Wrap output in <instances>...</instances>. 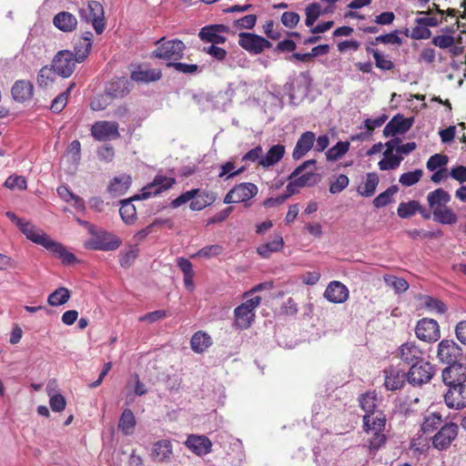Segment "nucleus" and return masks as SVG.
<instances>
[{"label": "nucleus", "instance_id": "nucleus-1", "mask_svg": "<svg viewBox=\"0 0 466 466\" xmlns=\"http://www.w3.org/2000/svg\"><path fill=\"white\" fill-rule=\"evenodd\" d=\"M121 244L122 240L114 233L96 227H90V238L85 242L84 247L90 250L113 251L117 249Z\"/></svg>", "mask_w": 466, "mask_h": 466}, {"label": "nucleus", "instance_id": "nucleus-2", "mask_svg": "<svg viewBox=\"0 0 466 466\" xmlns=\"http://www.w3.org/2000/svg\"><path fill=\"white\" fill-rule=\"evenodd\" d=\"M157 47L153 51L152 57L164 59L168 62H177L183 58L186 45L176 38L166 40L165 37L156 42Z\"/></svg>", "mask_w": 466, "mask_h": 466}, {"label": "nucleus", "instance_id": "nucleus-3", "mask_svg": "<svg viewBox=\"0 0 466 466\" xmlns=\"http://www.w3.org/2000/svg\"><path fill=\"white\" fill-rule=\"evenodd\" d=\"M261 298L259 296H254L235 309V326L238 329H246L251 326L255 318V309L259 306Z\"/></svg>", "mask_w": 466, "mask_h": 466}, {"label": "nucleus", "instance_id": "nucleus-4", "mask_svg": "<svg viewBox=\"0 0 466 466\" xmlns=\"http://www.w3.org/2000/svg\"><path fill=\"white\" fill-rule=\"evenodd\" d=\"M258 187L250 182H244L235 185L225 196L224 203H245V207H249L248 201L258 194Z\"/></svg>", "mask_w": 466, "mask_h": 466}, {"label": "nucleus", "instance_id": "nucleus-5", "mask_svg": "<svg viewBox=\"0 0 466 466\" xmlns=\"http://www.w3.org/2000/svg\"><path fill=\"white\" fill-rule=\"evenodd\" d=\"M435 373L434 366L425 360L410 366L407 372V381L413 386L430 382Z\"/></svg>", "mask_w": 466, "mask_h": 466}, {"label": "nucleus", "instance_id": "nucleus-6", "mask_svg": "<svg viewBox=\"0 0 466 466\" xmlns=\"http://www.w3.org/2000/svg\"><path fill=\"white\" fill-rule=\"evenodd\" d=\"M238 45L251 55H259L269 49L272 44L266 38L252 33H239Z\"/></svg>", "mask_w": 466, "mask_h": 466}, {"label": "nucleus", "instance_id": "nucleus-7", "mask_svg": "<svg viewBox=\"0 0 466 466\" xmlns=\"http://www.w3.org/2000/svg\"><path fill=\"white\" fill-rule=\"evenodd\" d=\"M76 63L78 62L74 56L73 52L60 50L53 59L52 67L58 76L67 78L74 73Z\"/></svg>", "mask_w": 466, "mask_h": 466}, {"label": "nucleus", "instance_id": "nucleus-8", "mask_svg": "<svg viewBox=\"0 0 466 466\" xmlns=\"http://www.w3.org/2000/svg\"><path fill=\"white\" fill-rule=\"evenodd\" d=\"M437 358L442 363H456L463 358L462 350L454 340L442 339L438 344Z\"/></svg>", "mask_w": 466, "mask_h": 466}, {"label": "nucleus", "instance_id": "nucleus-9", "mask_svg": "<svg viewBox=\"0 0 466 466\" xmlns=\"http://www.w3.org/2000/svg\"><path fill=\"white\" fill-rule=\"evenodd\" d=\"M397 356L403 363L412 366L425 360V351L415 340H410L398 348Z\"/></svg>", "mask_w": 466, "mask_h": 466}, {"label": "nucleus", "instance_id": "nucleus-10", "mask_svg": "<svg viewBox=\"0 0 466 466\" xmlns=\"http://www.w3.org/2000/svg\"><path fill=\"white\" fill-rule=\"evenodd\" d=\"M459 427L454 422H448L441 426L437 433L431 437L432 446L439 450H447L457 438Z\"/></svg>", "mask_w": 466, "mask_h": 466}, {"label": "nucleus", "instance_id": "nucleus-11", "mask_svg": "<svg viewBox=\"0 0 466 466\" xmlns=\"http://www.w3.org/2000/svg\"><path fill=\"white\" fill-rule=\"evenodd\" d=\"M415 334L421 341L435 342L441 337L440 326L436 320L423 318L417 322Z\"/></svg>", "mask_w": 466, "mask_h": 466}, {"label": "nucleus", "instance_id": "nucleus-12", "mask_svg": "<svg viewBox=\"0 0 466 466\" xmlns=\"http://www.w3.org/2000/svg\"><path fill=\"white\" fill-rule=\"evenodd\" d=\"M118 124L115 121H96L91 127V135L97 141L115 139L120 137Z\"/></svg>", "mask_w": 466, "mask_h": 466}, {"label": "nucleus", "instance_id": "nucleus-13", "mask_svg": "<svg viewBox=\"0 0 466 466\" xmlns=\"http://www.w3.org/2000/svg\"><path fill=\"white\" fill-rule=\"evenodd\" d=\"M315 164V159H309L303 162L301 165H299L293 170V172L289 175V179L294 178L299 187H310L316 185L319 180L318 174L311 171L300 175L307 167H309V166H314Z\"/></svg>", "mask_w": 466, "mask_h": 466}, {"label": "nucleus", "instance_id": "nucleus-14", "mask_svg": "<svg viewBox=\"0 0 466 466\" xmlns=\"http://www.w3.org/2000/svg\"><path fill=\"white\" fill-rule=\"evenodd\" d=\"M443 382L450 386L464 385L466 381V365L461 364L460 361L449 364L442 370Z\"/></svg>", "mask_w": 466, "mask_h": 466}, {"label": "nucleus", "instance_id": "nucleus-15", "mask_svg": "<svg viewBox=\"0 0 466 466\" xmlns=\"http://www.w3.org/2000/svg\"><path fill=\"white\" fill-rule=\"evenodd\" d=\"M175 184L176 179L174 177L157 175L153 181L142 189V198H148L151 196H157L171 188Z\"/></svg>", "mask_w": 466, "mask_h": 466}, {"label": "nucleus", "instance_id": "nucleus-16", "mask_svg": "<svg viewBox=\"0 0 466 466\" xmlns=\"http://www.w3.org/2000/svg\"><path fill=\"white\" fill-rule=\"evenodd\" d=\"M413 118L404 117L403 115L394 116L383 129L386 137H395L406 133L412 126Z\"/></svg>", "mask_w": 466, "mask_h": 466}, {"label": "nucleus", "instance_id": "nucleus-17", "mask_svg": "<svg viewBox=\"0 0 466 466\" xmlns=\"http://www.w3.org/2000/svg\"><path fill=\"white\" fill-rule=\"evenodd\" d=\"M93 44V34L89 31L73 38L74 56L82 63L89 55Z\"/></svg>", "mask_w": 466, "mask_h": 466}, {"label": "nucleus", "instance_id": "nucleus-18", "mask_svg": "<svg viewBox=\"0 0 466 466\" xmlns=\"http://www.w3.org/2000/svg\"><path fill=\"white\" fill-rule=\"evenodd\" d=\"M446 405L451 409L461 410L466 407V384L450 386L444 395Z\"/></svg>", "mask_w": 466, "mask_h": 466}, {"label": "nucleus", "instance_id": "nucleus-19", "mask_svg": "<svg viewBox=\"0 0 466 466\" xmlns=\"http://www.w3.org/2000/svg\"><path fill=\"white\" fill-rule=\"evenodd\" d=\"M186 447L198 456H204L211 452L212 442L205 435L190 434L185 441Z\"/></svg>", "mask_w": 466, "mask_h": 466}, {"label": "nucleus", "instance_id": "nucleus-20", "mask_svg": "<svg viewBox=\"0 0 466 466\" xmlns=\"http://www.w3.org/2000/svg\"><path fill=\"white\" fill-rule=\"evenodd\" d=\"M350 296L348 288L340 281L333 280L327 286L324 298L335 304L345 302Z\"/></svg>", "mask_w": 466, "mask_h": 466}, {"label": "nucleus", "instance_id": "nucleus-21", "mask_svg": "<svg viewBox=\"0 0 466 466\" xmlns=\"http://www.w3.org/2000/svg\"><path fill=\"white\" fill-rule=\"evenodd\" d=\"M25 237L37 245L46 248L51 238L29 221H24L18 228Z\"/></svg>", "mask_w": 466, "mask_h": 466}, {"label": "nucleus", "instance_id": "nucleus-22", "mask_svg": "<svg viewBox=\"0 0 466 466\" xmlns=\"http://www.w3.org/2000/svg\"><path fill=\"white\" fill-rule=\"evenodd\" d=\"M384 386L388 390H400L407 380V373L392 367L384 370Z\"/></svg>", "mask_w": 466, "mask_h": 466}, {"label": "nucleus", "instance_id": "nucleus-23", "mask_svg": "<svg viewBox=\"0 0 466 466\" xmlns=\"http://www.w3.org/2000/svg\"><path fill=\"white\" fill-rule=\"evenodd\" d=\"M316 136L312 131L301 134L292 152V157L296 160L303 157L314 146Z\"/></svg>", "mask_w": 466, "mask_h": 466}, {"label": "nucleus", "instance_id": "nucleus-24", "mask_svg": "<svg viewBox=\"0 0 466 466\" xmlns=\"http://www.w3.org/2000/svg\"><path fill=\"white\" fill-rule=\"evenodd\" d=\"M386 415L383 411H377L375 414H365L363 416V431L370 434V431H385L386 428Z\"/></svg>", "mask_w": 466, "mask_h": 466}, {"label": "nucleus", "instance_id": "nucleus-25", "mask_svg": "<svg viewBox=\"0 0 466 466\" xmlns=\"http://www.w3.org/2000/svg\"><path fill=\"white\" fill-rule=\"evenodd\" d=\"M138 199H144L141 195H136L130 198L124 199L120 201V208H119V215L121 217V219L123 222L127 225H132L136 222L137 216V209L134 204L132 203L133 200H138Z\"/></svg>", "mask_w": 466, "mask_h": 466}, {"label": "nucleus", "instance_id": "nucleus-26", "mask_svg": "<svg viewBox=\"0 0 466 466\" xmlns=\"http://www.w3.org/2000/svg\"><path fill=\"white\" fill-rule=\"evenodd\" d=\"M11 93L15 101L23 103L32 98L34 86L28 80H17L12 86Z\"/></svg>", "mask_w": 466, "mask_h": 466}, {"label": "nucleus", "instance_id": "nucleus-27", "mask_svg": "<svg viewBox=\"0 0 466 466\" xmlns=\"http://www.w3.org/2000/svg\"><path fill=\"white\" fill-rule=\"evenodd\" d=\"M54 25L62 32L70 33L76 29L77 19L69 12H59L53 18Z\"/></svg>", "mask_w": 466, "mask_h": 466}, {"label": "nucleus", "instance_id": "nucleus-28", "mask_svg": "<svg viewBox=\"0 0 466 466\" xmlns=\"http://www.w3.org/2000/svg\"><path fill=\"white\" fill-rule=\"evenodd\" d=\"M88 8L90 11V19L92 21L93 27L96 33L100 35L105 30L103 5L97 1H91L88 3Z\"/></svg>", "mask_w": 466, "mask_h": 466}, {"label": "nucleus", "instance_id": "nucleus-29", "mask_svg": "<svg viewBox=\"0 0 466 466\" xmlns=\"http://www.w3.org/2000/svg\"><path fill=\"white\" fill-rule=\"evenodd\" d=\"M46 248L61 259L64 265H71L76 261V257L72 252L68 251L63 244L53 239L50 240Z\"/></svg>", "mask_w": 466, "mask_h": 466}, {"label": "nucleus", "instance_id": "nucleus-30", "mask_svg": "<svg viewBox=\"0 0 466 466\" xmlns=\"http://www.w3.org/2000/svg\"><path fill=\"white\" fill-rule=\"evenodd\" d=\"M104 93L111 101L115 98L125 96L128 93L127 80L120 77L110 81L106 85Z\"/></svg>", "mask_w": 466, "mask_h": 466}, {"label": "nucleus", "instance_id": "nucleus-31", "mask_svg": "<svg viewBox=\"0 0 466 466\" xmlns=\"http://www.w3.org/2000/svg\"><path fill=\"white\" fill-rule=\"evenodd\" d=\"M427 201L433 213L434 210L445 208L451 201V196L447 191L440 187L428 194Z\"/></svg>", "mask_w": 466, "mask_h": 466}, {"label": "nucleus", "instance_id": "nucleus-32", "mask_svg": "<svg viewBox=\"0 0 466 466\" xmlns=\"http://www.w3.org/2000/svg\"><path fill=\"white\" fill-rule=\"evenodd\" d=\"M173 453L172 444L168 440H161L154 443L152 449V459L157 462L167 461Z\"/></svg>", "mask_w": 466, "mask_h": 466}, {"label": "nucleus", "instance_id": "nucleus-33", "mask_svg": "<svg viewBox=\"0 0 466 466\" xmlns=\"http://www.w3.org/2000/svg\"><path fill=\"white\" fill-rule=\"evenodd\" d=\"M132 179L128 175H122L119 177H115L109 183L107 191L114 196H122L125 195L130 185Z\"/></svg>", "mask_w": 466, "mask_h": 466}, {"label": "nucleus", "instance_id": "nucleus-34", "mask_svg": "<svg viewBox=\"0 0 466 466\" xmlns=\"http://www.w3.org/2000/svg\"><path fill=\"white\" fill-rule=\"evenodd\" d=\"M285 154V147L281 144L272 146L266 156L259 160V166L269 167L281 160Z\"/></svg>", "mask_w": 466, "mask_h": 466}, {"label": "nucleus", "instance_id": "nucleus-35", "mask_svg": "<svg viewBox=\"0 0 466 466\" xmlns=\"http://www.w3.org/2000/svg\"><path fill=\"white\" fill-rule=\"evenodd\" d=\"M284 247V240L281 235H275L272 240L266 242L257 248L258 254L268 258L274 252L281 250Z\"/></svg>", "mask_w": 466, "mask_h": 466}, {"label": "nucleus", "instance_id": "nucleus-36", "mask_svg": "<svg viewBox=\"0 0 466 466\" xmlns=\"http://www.w3.org/2000/svg\"><path fill=\"white\" fill-rule=\"evenodd\" d=\"M442 416L439 412H431L426 415L420 425L422 434L430 435L435 431L442 423Z\"/></svg>", "mask_w": 466, "mask_h": 466}, {"label": "nucleus", "instance_id": "nucleus-37", "mask_svg": "<svg viewBox=\"0 0 466 466\" xmlns=\"http://www.w3.org/2000/svg\"><path fill=\"white\" fill-rule=\"evenodd\" d=\"M379 177L376 173H368L364 183L358 187V193L360 196L370 198L372 197L376 191L379 184Z\"/></svg>", "mask_w": 466, "mask_h": 466}, {"label": "nucleus", "instance_id": "nucleus-38", "mask_svg": "<svg viewBox=\"0 0 466 466\" xmlns=\"http://www.w3.org/2000/svg\"><path fill=\"white\" fill-rule=\"evenodd\" d=\"M366 51L368 54L372 55L377 68L382 71H390L395 67L394 63L378 49H374L370 46H367Z\"/></svg>", "mask_w": 466, "mask_h": 466}, {"label": "nucleus", "instance_id": "nucleus-39", "mask_svg": "<svg viewBox=\"0 0 466 466\" xmlns=\"http://www.w3.org/2000/svg\"><path fill=\"white\" fill-rule=\"evenodd\" d=\"M161 71L159 69H141L131 73V79L136 82L148 83L154 82L161 78Z\"/></svg>", "mask_w": 466, "mask_h": 466}, {"label": "nucleus", "instance_id": "nucleus-40", "mask_svg": "<svg viewBox=\"0 0 466 466\" xmlns=\"http://www.w3.org/2000/svg\"><path fill=\"white\" fill-rule=\"evenodd\" d=\"M135 426L136 419L133 411L130 409H125L119 418L118 429L125 435H130L133 433Z\"/></svg>", "mask_w": 466, "mask_h": 466}, {"label": "nucleus", "instance_id": "nucleus-41", "mask_svg": "<svg viewBox=\"0 0 466 466\" xmlns=\"http://www.w3.org/2000/svg\"><path fill=\"white\" fill-rule=\"evenodd\" d=\"M360 408L365 411V414H375L377 413L378 407V397L375 392H366L362 394L360 399Z\"/></svg>", "mask_w": 466, "mask_h": 466}, {"label": "nucleus", "instance_id": "nucleus-42", "mask_svg": "<svg viewBox=\"0 0 466 466\" xmlns=\"http://www.w3.org/2000/svg\"><path fill=\"white\" fill-rule=\"evenodd\" d=\"M190 345L193 351L200 353L211 345V339L207 333L198 331L192 336Z\"/></svg>", "mask_w": 466, "mask_h": 466}, {"label": "nucleus", "instance_id": "nucleus-43", "mask_svg": "<svg viewBox=\"0 0 466 466\" xmlns=\"http://www.w3.org/2000/svg\"><path fill=\"white\" fill-rule=\"evenodd\" d=\"M432 214L434 220L442 225H453L458 221L456 213L448 207L434 210Z\"/></svg>", "mask_w": 466, "mask_h": 466}, {"label": "nucleus", "instance_id": "nucleus-44", "mask_svg": "<svg viewBox=\"0 0 466 466\" xmlns=\"http://www.w3.org/2000/svg\"><path fill=\"white\" fill-rule=\"evenodd\" d=\"M198 36L202 41L212 43V45L224 44L226 42V37L216 32L210 25L201 28Z\"/></svg>", "mask_w": 466, "mask_h": 466}, {"label": "nucleus", "instance_id": "nucleus-45", "mask_svg": "<svg viewBox=\"0 0 466 466\" xmlns=\"http://www.w3.org/2000/svg\"><path fill=\"white\" fill-rule=\"evenodd\" d=\"M422 305L429 311H435L439 314H443L447 310L445 303L439 299L425 295L420 298Z\"/></svg>", "mask_w": 466, "mask_h": 466}, {"label": "nucleus", "instance_id": "nucleus-46", "mask_svg": "<svg viewBox=\"0 0 466 466\" xmlns=\"http://www.w3.org/2000/svg\"><path fill=\"white\" fill-rule=\"evenodd\" d=\"M70 299V292L66 288H58L47 299L50 306L56 307L66 303Z\"/></svg>", "mask_w": 466, "mask_h": 466}, {"label": "nucleus", "instance_id": "nucleus-47", "mask_svg": "<svg viewBox=\"0 0 466 466\" xmlns=\"http://www.w3.org/2000/svg\"><path fill=\"white\" fill-rule=\"evenodd\" d=\"M420 204L417 200L400 203L397 208V214L401 218H408L413 216L420 209Z\"/></svg>", "mask_w": 466, "mask_h": 466}, {"label": "nucleus", "instance_id": "nucleus-48", "mask_svg": "<svg viewBox=\"0 0 466 466\" xmlns=\"http://www.w3.org/2000/svg\"><path fill=\"white\" fill-rule=\"evenodd\" d=\"M350 149V142L339 141L335 146L330 147L327 153V159L329 161H336L344 156Z\"/></svg>", "mask_w": 466, "mask_h": 466}, {"label": "nucleus", "instance_id": "nucleus-49", "mask_svg": "<svg viewBox=\"0 0 466 466\" xmlns=\"http://www.w3.org/2000/svg\"><path fill=\"white\" fill-rule=\"evenodd\" d=\"M384 431H374L370 432V437L368 440L367 447L370 451H377L386 443L387 437Z\"/></svg>", "mask_w": 466, "mask_h": 466}, {"label": "nucleus", "instance_id": "nucleus-50", "mask_svg": "<svg viewBox=\"0 0 466 466\" xmlns=\"http://www.w3.org/2000/svg\"><path fill=\"white\" fill-rule=\"evenodd\" d=\"M305 25L308 27L313 26L314 23L317 21V19L323 15L321 11V5L320 3H311L309 4L306 9H305Z\"/></svg>", "mask_w": 466, "mask_h": 466}, {"label": "nucleus", "instance_id": "nucleus-51", "mask_svg": "<svg viewBox=\"0 0 466 466\" xmlns=\"http://www.w3.org/2000/svg\"><path fill=\"white\" fill-rule=\"evenodd\" d=\"M397 186H390L388 187L384 192L380 193L373 199L374 207L380 208L390 204L392 200V197L397 193Z\"/></svg>", "mask_w": 466, "mask_h": 466}, {"label": "nucleus", "instance_id": "nucleus-52", "mask_svg": "<svg viewBox=\"0 0 466 466\" xmlns=\"http://www.w3.org/2000/svg\"><path fill=\"white\" fill-rule=\"evenodd\" d=\"M55 74H56L53 67L47 66H43L37 75V84L40 87H48L55 80Z\"/></svg>", "mask_w": 466, "mask_h": 466}, {"label": "nucleus", "instance_id": "nucleus-53", "mask_svg": "<svg viewBox=\"0 0 466 466\" xmlns=\"http://www.w3.org/2000/svg\"><path fill=\"white\" fill-rule=\"evenodd\" d=\"M57 194L65 201H74V207L76 208H84V200L80 197L75 195L68 187L61 186L57 187Z\"/></svg>", "mask_w": 466, "mask_h": 466}, {"label": "nucleus", "instance_id": "nucleus-54", "mask_svg": "<svg viewBox=\"0 0 466 466\" xmlns=\"http://www.w3.org/2000/svg\"><path fill=\"white\" fill-rule=\"evenodd\" d=\"M449 162L448 156L444 154H434L427 161L426 167L430 171L444 168Z\"/></svg>", "mask_w": 466, "mask_h": 466}, {"label": "nucleus", "instance_id": "nucleus-55", "mask_svg": "<svg viewBox=\"0 0 466 466\" xmlns=\"http://www.w3.org/2000/svg\"><path fill=\"white\" fill-rule=\"evenodd\" d=\"M75 84L72 83L68 88L59 94L53 101H52V104H51V106H50V109L54 112V113H60L64 108L65 106H66L67 104V96H68V94L69 92L71 91V89L74 87Z\"/></svg>", "mask_w": 466, "mask_h": 466}, {"label": "nucleus", "instance_id": "nucleus-56", "mask_svg": "<svg viewBox=\"0 0 466 466\" xmlns=\"http://www.w3.org/2000/svg\"><path fill=\"white\" fill-rule=\"evenodd\" d=\"M213 202V198L209 197L208 193L203 195H197L190 200L189 208L191 210L199 211L209 206Z\"/></svg>", "mask_w": 466, "mask_h": 466}, {"label": "nucleus", "instance_id": "nucleus-57", "mask_svg": "<svg viewBox=\"0 0 466 466\" xmlns=\"http://www.w3.org/2000/svg\"><path fill=\"white\" fill-rule=\"evenodd\" d=\"M398 32V30H395L390 34L379 35L375 38L374 41H371L370 44L371 46H375L379 43L384 45L392 44L400 46L402 45V39L397 35Z\"/></svg>", "mask_w": 466, "mask_h": 466}, {"label": "nucleus", "instance_id": "nucleus-58", "mask_svg": "<svg viewBox=\"0 0 466 466\" xmlns=\"http://www.w3.org/2000/svg\"><path fill=\"white\" fill-rule=\"evenodd\" d=\"M422 177L421 169H415L414 171H410L403 173L400 177V183L404 187H411L418 183Z\"/></svg>", "mask_w": 466, "mask_h": 466}, {"label": "nucleus", "instance_id": "nucleus-59", "mask_svg": "<svg viewBox=\"0 0 466 466\" xmlns=\"http://www.w3.org/2000/svg\"><path fill=\"white\" fill-rule=\"evenodd\" d=\"M401 161L402 157L400 156L388 155L384 156L378 165L380 170H390L397 168Z\"/></svg>", "mask_w": 466, "mask_h": 466}, {"label": "nucleus", "instance_id": "nucleus-60", "mask_svg": "<svg viewBox=\"0 0 466 466\" xmlns=\"http://www.w3.org/2000/svg\"><path fill=\"white\" fill-rule=\"evenodd\" d=\"M168 67H173L177 72L186 75H194L198 71V66L195 64H186L181 62H168Z\"/></svg>", "mask_w": 466, "mask_h": 466}, {"label": "nucleus", "instance_id": "nucleus-61", "mask_svg": "<svg viewBox=\"0 0 466 466\" xmlns=\"http://www.w3.org/2000/svg\"><path fill=\"white\" fill-rule=\"evenodd\" d=\"M384 279L386 283L392 287L397 292H404L409 289V283L402 278L386 276Z\"/></svg>", "mask_w": 466, "mask_h": 466}, {"label": "nucleus", "instance_id": "nucleus-62", "mask_svg": "<svg viewBox=\"0 0 466 466\" xmlns=\"http://www.w3.org/2000/svg\"><path fill=\"white\" fill-rule=\"evenodd\" d=\"M199 192H200V189H198V188H194V189L188 190V191L181 194L180 196H178L177 198L173 199L170 203V206L173 208H177L180 207L181 205L193 199L195 197H197V195Z\"/></svg>", "mask_w": 466, "mask_h": 466}, {"label": "nucleus", "instance_id": "nucleus-63", "mask_svg": "<svg viewBox=\"0 0 466 466\" xmlns=\"http://www.w3.org/2000/svg\"><path fill=\"white\" fill-rule=\"evenodd\" d=\"M431 35V31L425 25L415 23V26L410 32V38L414 40L429 39Z\"/></svg>", "mask_w": 466, "mask_h": 466}, {"label": "nucleus", "instance_id": "nucleus-64", "mask_svg": "<svg viewBox=\"0 0 466 466\" xmlns=\"http://www.w3.org/2000/svg\"><path fill=\"white\" fill-rule=\"evenodd\" d=\"M349 183H350L349 177L346 175L341 174L339 177H337L335 181L330 183L329 192L331 194L340 193L349 186Z\"/></svg>", "mask_w": 466, "mask_h": 466}]
</instances>
